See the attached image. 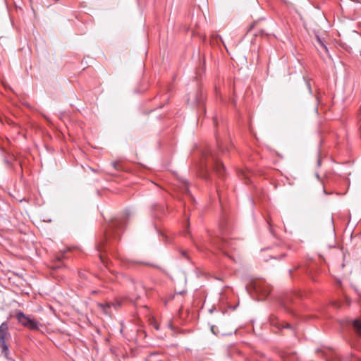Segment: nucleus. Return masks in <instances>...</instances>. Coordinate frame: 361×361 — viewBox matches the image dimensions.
<instances>
[{
	"instance_id": "nucleus-23",
	"label": "nucleus",
	"mask_w": 361,
	"mask_h": 361,
	"mask_svg": "<svg viewBox=\"0 0 361 361\" xmlns=\"http://www.w3.org/2000/svg\"><path fill=\"white\" fill-rule=\"evenodd\" d=\"M144 264L147 266L150 265L149 263H144Z\"/></svg>"
},
{
	"instance_id": "nucleus-24",
	"label": "nucleus",
	"mask_w": 361,
	"mask_h": 361,
	"mask_svg": "<svg viewBox=\"0 0 361 361\" xmlns=\"http://www.w3.org/2000/svg\"><path fill=\"white\" fill-rule=\"evenodd\" d=\"M283 305L284 306L285 308H287L286 305L285 303H283Z\"/></svg>"
},
{
	"instance_id": "nucleus-13",
	"label": "nucleus",
	"mask_w": 361,
	"mask_h": 361,
	"mask_svg": "<svg viewBox=\"0 0 361 361\" xmlns=\"http://www.w3.org/2000/svg\"><path fill=\"white\" fill-rule=\"evenodd\" d=\"M264 35H266V33H265L264 30H260L259 32L255 33V36H258V35L262 36Z\"/></svg>"
},
{
	"instance_id": "nucleus-18",
	"label": "nucleus",
	"mask_w": 361,
	"mask_h": 361,
	"mask_svg": "<svg viewBox=\"0 0 361 361\" xmlns=\"http://www.w3.org/2000/svg\"><path fill=\"white\" fill-rule=\"evenodd\" d=\"M185 192L188 193L189 192V190H188V183H185Z\"/></svg>"
},
{
	"instance_id": "nucleus-7",
	"label": "nucleus",
	"mask_w": 361,
	"mask_h": 361,
	"mask_svg": "<svg viewBox=\"0 0 361 361\" xmlns=\"http://www.w3.org/2000/svg\"><path fill=\"white\" fill-rule=\"evenodd\" d=\"M285 254H282L280 257L278 255H275L273 253V251L269 249H264L261 251V258L264 262L268 261V257L272 259H279L281 257H283Z\"/></svg>"
},
{
	"instance_id": "nucleus-1",
	"label": "nucleus",
	"mask_w": 361,
	"mask_h": 361,
	"mask_svg": "<svg viewBox=\"0 0 361 361\" xmlns=\"http://www.w3.org/2000/svg\"><path fill=\"white\" fill-rule=\"evenodd\" d=\"M125 226V219H114L109 224L103 239L100 240L97 244V250L99 252L100 261L106 267L108 266V260L103 255L102 252H106L108 249H111L112 241L116 240L117 237H119L120 233L123 231Z\"/></svg>"
},
{
	"instance_id": "nucleus-17",
	"label": "nucleus",
	"mask_w": 361,
	"mask_h": 361,
	"mask_svg": "<svg viewBox=\"0 0 361 361\" xmlns=\"http://www.w3.org/2000/svg\"><path fill=\"white\" fill-rule=\"evenodd\" d=\"M318 41H319V42L321 44V45H322V47H324V48L326 50H327L326 47L323 44V42L321 41V39H320L319 38H318Z\"/></svg>"
},
{
	"instance_id": "nucleus-12",
	"label": "nucleus",
	"mask_w": 361,
	"mask_h": 361,
	"mask_svg": "<svg viewBox=\"0 0 361 361\" xmlns=\"http://www.w3.org/2000/svg\"><path fill=\"white\" fill-rule=\"evenodd\" d=\"M140 298V295L137 294L135 296L130 297V300H132L133 302H135L137 300H138Z\"/></svg>"
},
{
	"instance_id": "nucleus-5",
	"label": "nucleus",
	"mask_w": 361,
	"mask_h": 361,
	"mask_svg": "<svg viewBox=\"0 0 361 361\" xmlns=\"http://www.w3.org/2000/svg\"><path fill=\"white\" fill-rule=\"evenodd\" d=\"M254 289L261 297V300L265 299L271 292V288L264 282L259 281L254 283Z\"/></svg>"
},
{
	"instance_id": "nucleus-4",
	"label": "nucleus",
	"mask_w": 361,
	"mask_h": 361,
	"mask_svg": "<svg viewBox=\"0 0 361 361\" xmlns=\"http://www.w3.org/2000/svg\"><path fill=\"white\" fill-rule=\"evenodd\" d=\"M10 338L11 334L8 331V322H4L0 325V350L6 358H8L9 353L6 341Z\"/></svg>"
},
{
	"instance_id": "nucleus-6",
	"label": "nucleus",
	"mask_w": 361,
	"mask_h": 361,
	"mask_svg": "<svg viewBox=\"0 0 361 361\" xmlns=\"http://www.w3.org/2000/svg\"><path fill=\"white\" fill-rule=\"evenodd\" d=\"M270 324L278 329H291L292 326L287 322H281L276 317L272 315L269 318Z\"/></svg>"
},
{
	"instance_id": "nucleus-20",
	"label": "nucleus",
	"mask_w": 361,
	"mask_h": 361,
	"mask_svg": "<svg viewBox=\"0 0 361 361\" xmlns=\"http://www.w3.org/2000/svg\"><path fill=\"white\" fill-rule=\"evenodd\" d=\"M286 355H285V353H283V354L281 355L282 358H285V357H286Z\"/></svg>"
},
{
	"instance_id": "nucleus-9",
	"label": "nucleus",
	"mask_w": 361,
	"mask_h": 361,
	"mask_svg": "<svg viewBox=\"0 0 361 361\" xmlns=\"http://www.w3.org/2000/svg\"><path fill=\"white\" fill-rule=\"evenodd\" d=\"M353 328L356 333L361 336V321L359 319H355L353 323Z\"/></svg>"
},
{
	"instance_id": "nucleus-22",
	"label": "nucleus",
	"mask_w": 361,
	"mask_h": 361,
	"mask_svg": "<svg viewBox=\"0 0 361 361\" xmlns=\"http://www.w3.org/2000/svg\"><path fill=\"white\" fill-rule=\"evenodd\" d=\"M133 283H134V281L131 279H129Z\"/></svg>"
},
{
	"instance_id": "nucleus-3",
	"label": "nucleus",
	"mask_w": 361,
	"mask_h": 361,
	"mask_svg": "<svg viewBox=\"0 0 361 361\" xmlns=\"http://www.w3.org/2000/svg\"><path fill=\"white\" fill-rule=\"evenodd\" d=\"M15 317L18 324L30 331H40V328L43 326V324L37 319L30 317L20 310L16 312Z\"/></svg>"
},
{
	"instance_id": "nucleus-10",
	"label": "nucleus",
	"mask_w": 361,
	"mask_h": 361,
	"mask_svg": "<svg viewBox=\"0 0 361 361\" xmlns=\"http://www.w3.org/2000/svg\"><path fill=\"white\" fill-rule=\"evenodd\" d=\"M230 245V243L228 241H227L225 239H221L220 240L219 243H218V244L216 245V246L220 249V250H224L227 247V246H228Z\"/></svg>"
},
{
	"instance_id": "nucleus-11",
	"label": "nucleus",
	"mask_w": 361,
	"mask_h": 361,
	"mask_svg": "<svg viewBox=\"0 0 361 361\" xmlns=\"http://www.w3.org/2000/svg\"><path fill=\"white\" fill-rule=\"evenodd\" d=\"M65 258H66V252H63V253H60L56 256V260L57 262H61Z\"/></svg>"
},
{
	"instance_id": "nucleus-21",
	"label": "nucleus",
	"mask_w": 361,
	"mask_h": 361,
	"mask_svg": "<svg viewBox=\"0 0 361 361\" xmlns=\"http://www.w3.org/2000/svg\"><path fill=\"white\" fill-rule=\"evenodd\" d=\"M105 307H110V305H109V303H106V304H105Z\"/></svg>"
},
{
	"instance_id": "nucleus-15",
	"label": "nucleus",
	"mask_w": 361,
	"mask_h": 361,
	"mask_svg": "<svg viewBox=\"0 0 361 361\" xmlns=\"http://www.w3.org/2000/svg\"><path fill=\"white\" fill-rule=\"evenodd\" d=\"M159 355V353H152L149 355V357L150 359H152L154 357H156V356H158Z\"/></svg>"
},
{
	"instance_id": "nucleus-2",
	"label": "nucleus",
	"mask_w": 361,
	"mask_h": 361,
	"mask_svg": "<svg viewBox=\"0 0 361 361\" xmlns=\"http://www.w3.org/2000/svg\"><path fill=\"white\" fill-rule=\"evenodd\" d=\"M216 139L217 143L218 151H212L207 149L202 152V157L201 159L202 165L206 169H213L219 177H223L225 173V167L221 161L219 159V156L221 154H224L228 150V147H224V142L221 140L219 136L216 134Z\"/></svg>"
},
{
	"instance_id": "nucleus-14",
	"label": "nucleus",
	"mask_w": 361,
	"mask_h": 361,
	"mask_svg": "<svg viewBox=\"0 0 361 361\" xmlns=\"http://www.w3.org/2000/svg\"><path fill=\"white\" fill-rule=\"evenodd\" d=\"M152 325L154 327L155 329L158 330L159 329V325L157 324L156 321H153L151 322Z\"/></svg>"
},
{
	"instance_id": "nucleus-19",
	"label": "nucleus",
	"mask_w": 361,
	"mask_h": 361,
	"mask_svg": "<svg viewBox=\"0 0 361 361\" xmlns=\"http://www.w3.org/2000/svg\"><path fill=\"white\" fill-rule=\"evenodd\" d=\"M256 25H257V23H256V22H255V23H254L250 26V30H252V29L256 26Z\"/></svg>"
},
{
	"instance_id": "nucleus-8",
	"label": "nucleus",
	"mask_w": 361,
	"mask_h": 361,
	"mask_svg": "<svg viewBox=\"0 0 361 361\" xmlns=\"http://www.w3.org/2000/svg\"><path fill=\"white\" fill-rule=\"evenodd\" d=\"M204 99V94L202 90H197L194 95V98L191 102L192 104H200L202 102Z\"/></svg>"
},
{
	"instance_id": "nucleus-16",
	"label": "nucleus",
	"mask_w": 361,
	"mask_h": 361,
	"mask_svg": "<svg viewBox=\"0 0 361 361\" xmlns=\"http://www.w3.org/2000/svg\"><path fill=\"white\" fill-rule=\"evenodd\" d=\"M307 86L310 90V92H312V88H311V84H310V80H307Z\"/></svg>"
}]
</instances>
